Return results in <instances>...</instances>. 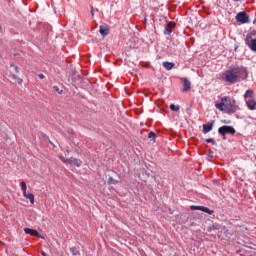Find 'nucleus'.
I'll use <instances>...</instances> for the list:
<instances>
[{
	"instance_id": "nucleus-1",
	"label": "nucleus",
	"mask_w": 256,
	"mask_h": 256,
	"mask_svg": "<svg viewBox=\"0 0 256 256\" xmlns=\"http://www.w3.org/2000/svg\"><path fill=\"white\" fill-rule=\"evenodd\" d=\"M249 76L247 72V68L243 66L233 67L231 69L226 70L222 74V79L226 83H240V81H245Z\"/></svg>"
},
{
	"instance_id": "nucleus-2",
	"label": "nucleus",
	"mask_w": 256,
	"mask_h": 256,
	"mask_svg": "<svg viewBox=\"0 0 256 256\" xmlns=\"http://www.w3.org/2000/svg\"><path fill=\"white\" fill-rule=\"evenodd\" d=\"M215 107L218 111H224L228 114L237 113V111H239V106H237L235 100L227 96L222 97L221 102H216Z\"/></svg>"
},
{
	"instance_id": "nucleus-3",
	"label": "nucleus",
	"mask_w": 256,
	"mask_h": 256,
	"mask_svg": "<svg viewBox=\"0 0 256 256\" xmlns=\"http://www.w3.org/2000/svg\"><path fill=\"white\" fill-rule=\"evenodd\" d=\"M244 99L246 101V105L250 111H255L256 109V100L253 93V90H247L244 94Z\"/></svg>"
},
{
	"instance_id": "nucleus-4",
	"label": "nucleus",
	"mask_w": 256,
	"mask_h": 256,
	"mask_svg": "<svg viewBox=\"0 0 256 256\" xmlns=\"http://www.w3.org/2000/svg\"><path fill=\"white\" fill-rule=\"evenodd\" d=\"M218 133L222 135V137H225V135H235L236 131L232 126H221L218 129Z\"/></svg>"
},
{
	"instance_id": "nucleus-5",
	"label": "nucleus",
	"mask_w": 256,
	"mask_h": 256,
	"mask_svg": "<svg viewBox=\"0 0 256 256\" xmlns=\"http://www.w3.org/2000/svg\"><path fill=\"white\" fill-rule=\"evenodd\" d=\"M236 21L242 24L249 23V14L246 12H239L236 15Z\"/></svg>"
},
{
	"instance_id": "nucleus-6",
	"label": "nucleus",
	"mask_w": 256,
	"mask_h": 256,
	"mask_svg": "<svg viewBox=\"0 0 256 256\" xmlns=\"http://www.w3.org/2000/svg\"><path fill=\"white\" fill-rule=\"evenodd\" d=\"M246 45L251 49V51H256V38H253L251 34L246 36Z\"/></svg>"
},
{
	"instance_id": "nucleus-7",
	"label": "nucleus",
	"mask_w": 256,
	"mask_h": 256,
	"mask_svg": "<svg viewBox=\"0 0 256 256\" xmlns=\"http://www.w3.org/2000/svg\"><path fill=\"white\" fill-rule=\"evenodd\" d=\"M191 211H203V213H207L208 215H213V210H210L209 208L205 206H190Z\"/></svg>"
},
{
	"instance_id": "nucleus-8",
	"label": "nucleus",
	"mask_w": 256,
	"mask_h": 256,
	"mask_svg": "<svg viewBox=\"0 0 256 256\" xmlns=\"http://www.w3.org/2000/svg\"><path fill=\"white\" fill-rule=\"evenodd\" d=\"M183 91L187 93V91H191V82L187 78L182 79Z\"/></svg>"
},
{
	"instance_id": "nucleus-9",
	"label": "nucleus",
	"mask_w": 256,
	"mask_h": 256,
	"mask_svg": "<svg viewBox=\"0 0 256 256\" xmlns=\"http://www.w3.org/2000/svg\"><path fill=\"white\" fill-rule=\"evenodd\" d=\"M69 165H75V167H81L83 165V161L77 159V158H69Z\"/></svg>"
},
{
	"instance_id": "nucleus-10",
	"label": "nucleus",
	"mask_w": 256,
	"mask_h": 256,
	"mask_svg": "<svg viewBox=\"0 0 256 256\" xmlns=\"http://www.w3.org/2000/svg\"><path fill=\"white\" fill-rule=\"evenodd\" d=\"M99 33L102 35V37H107V35H109V26L101 25Z\"/></svg>"
},
{
	"instance_id": "nucleus-11",
	"label": "nucleus",
	"mask_w": 256,
	"mask_h": 256,
	"mask_svg": "<svg viewBox=\"0 0 256 256\" xmlns=\"http://www.w3.org/2000/svg\"><path fill=\"white\" fill-rule=\"evenodd\" d=\"M24 233H26V235H32V237H37V235H39V232H37V230H33L30 228H25Z\"/></svg>"
},
{
	"instance_id": "nucleus-12",
	"label": "nucleus",
	"mask_w": 256,
	"mask_h": 256,
	"mask_svg": "<svg viewBox=\"0 0 256 256\" xmlns=\"http://www.w3.org/2000/svg\"><path fill=\"white\" fill-rule=\"evenodd\" d=\"M211 131H213V124H203V133L205 135Z\"/></svg>"
},
{
	"instance_id": "nucleus-13",
	"label": "nucleus",
	"mask_w": 256,
	"mask_h": 256,
	"mask_svg": "<svg viewBox=\"0 0 256 256\" xmlns=\"http://www.w3.org/2000/svg\"><path fill=\"white\" fill-rule=\"evenodd\" d=\"M162 65L166 71H171V69H173V67H175V63H173V62H163Z\"/></svg>"
},
{
	"instance_id": "nucleus-14",
	"label": "nucleus",
	"mask_w": 256,
	"mask_h": 256,
	"mask_svg": "<svg viewBox=\"0 0 256 256\" xmlns=\"http://www.w3.org/2000/svg\"><path fill=\"white\" fill-rule=\"evenodd\" d=\"M20 185H21V189H22V191H23V197H27V183H25V181H22L21 183H20Z\"/></svg>"
},
{
	"instance_id": "nucleus-15",
	"label": "nucleus",
	"mask_w": 256,
	"mask_h": 256,
	"mask_svg": "<svg viewBox=\"0 0 256 256\" xmlns=\"http://www.w3.org/2000/svg\"><path fill=\"white\" fill-rule=\"evenodd\" d=\"M26 199H29L30 203L33 205V203H35V196L31 193H29L28 195H26Z\"/></svg>"
},
{
	"instance_id": "nucleus-16",
	"label": "nucleus",
	"mask_w": 256,
	"mask_h": 256,
	"mask_svg": "<svg viewBox=\"0 0 256 256\" xmlns=\"http://www.w3.org/2000/svg\"><path fill=\"white\" fill-rule=\"evenodd\" d=\"M108 183H110V185H117V183H119V180H115L113 179V177H109Z\"/></svg>"
},
{
	"instance_id": "nucleus-17",
	"label": "nucleus",
	"mask_w": 256,
	"mask_h": 256,
	"mask_svg": "<svg viewBox=\"0 0 256 256\" xmlns=\"http://www.w3.org/2000/svg\"><path fill=\"white\" fill-rule=\"evenodd\" d=\"M70 253H72V255H74V256H77V255H79V250H77V248H75V247H72V248H70Z\"/></svg>"
},
{
	"instance_id": "nucleus-18",
	"label": "nucleus",
	"mask_w": 256,
	"mask_h": 256,
	"mask_svg": "<svg viewBox=\"0 0 256 256\" xmlns=\"http://www.w3.org/2000/svg\"><path fill=\"white\" fill-rule=\"evenodd\" d=\"M157 135L154 132H149L148 139H152V141H155Z\"/></svg>"
},
{
	"instance_id": "nucleus-19",
	"label": "nucleus",
	"mask_w": 256,
	"mask_h": 256,
	"mask_svg": "<svg viewBox=\"0 0 256 256\" xmlns=\"http://www.w3.org/2000/svg\"><path fill=\"white\" fill-rule=\"evenodd\" d=\"M12 77L17 81V83H18L19 85H21V83H23V79L17 77V75L13 74Z\"/></svg>"
},
{
	"instance_id": "nucleus-20",
	"label": "nucleus",
	"mask_w": 256,
	"mask_h": 256,
	"mask_svg": "<svg viewBox=\"0 0 256 256\" xmlns=\"http://www.w3.org/2000/svg\"><path fill=\"white\" fill-rule=\"evenodd\" d=\"M170 109L171 111H179L180 108H179V105L171 104Z\"/></svg>"
},
{
	"instance_id": "nucleus-21",
	"label": "nucleus",
	"mask_w": 256,
	"mask_h": 256,
	"mask_svg": "<svg viewBox=\"0 0 256 256\" xmlns=\"http://www.w3.org/2000/svg\"><path fill=\"white\" fill-rule=\"evenodd\" d=\"M171 33H173V30H171V28H168L167 26L164 30V35H171Z\"/></svg>"
},
{
	"instance_id": "nucleus-22",
	"label": "nucleus",
	"mask_w": 256,
	"mask_h": 256,
	"mask_svg": "<svg viewBox=\"0 0 256 256\" xmlns=\"http://www.w3.org/2000/svg\"><path fill=\"white\" fill-rule=\"evenodd\" d=\"M206 143H212V145H217V142L213 138L206 139Z\"/></svg>"
},
{
	"instance_id": "nucleus-23",
	"label": "nucleus",
	"mask_w": 256,
	"mask_h": 256,
	"mask_svg": "<svg viewBox=\"0 0 256 256\" xmlns=\"http://www.w3.org/2000/svg\"><path fill=\"white\" fill-rule=\"evenodd\" d=\"M60 160L62 163H69V158H65L64 156H60Z\"/></svg>"
},
{
	"instance_id": "nucleus-24",
	"label": "nucleus",
	"mask_w": 256,
	"mask_h": 256,
	"mask_svg": "<svg viewBox=\"0 0 256 256\" xmlns=\"http://www.w3.org/2000/svg\"><path fill=\"white\" fill-rule=\"evenodd\" d=\"M167 27L170 29L175 28V22H168Z\"/></svg>"
},
{
	"instance_id": "nucleus-25",
	"label": "nucleus",
	"mask_w": 256,
	"mask_h": 256,
	"mask_svg": "<svg viewBox=\"0 0 256 256\" xmlns=\"http://www.w3.org/2000/svg\"><path fill=\"white\" fill-rule=\"evenodd\" d=\"M53 89H54V91H57V93H59V95H61V93H63V90H59V86H54Z\"/></svg>"
},
{
	"instance_id": "nucleus-26",
	"label": "nucleus",
	"mask_w": 256,
	"mask_h": 256,
	"mask_svg": "<svg viewBox=\"0 0 256 256\" xmlns=\"http://www.w3.org/2000/svg\"><path fill=\"white\" fill-rule=\"evenodd\" d=\"M91 15L92 17L95 16V10L93 9V6H91Z\"/></svg>"
},
{
	"instance_id": "nucleus-27",
	"label": "nucleus",
	"mask_w": 256,
	"mask_h": 256,
	"mask_svg": "<svg viewBox=\"0 0 256 256\" xmlns=\"http://www.w3.org/2000/svg\"><path fill=\"white\" fill-rule=\"evenodd\" d=\"M39 79H45V75L44 74H38Z\"/></svg>"
},
{
	"instance_id": "nucleus-28",
	"label": "nucleus",
	"mask_w": 256,
	"mask_h": 256,
	"mask_svg": "<svg viewBox=\"0 0 256 256\" xmlns=\"http://www.w3.org/2000/svg\"><path fill=\"white\" fill-rule=\"evenodd\" d=\"M41 255H43V256H49V254H47V252H45V251H42V252H41Z\"/></svg>"
},
{
	"instance_id": "nucleus-29",
	"label": "nucleus",
	"mask_w": 256,
	"mask_h": 256,
	"mask_svg": "<svg viewBox=\"0 0 256 256\" xmlns=\"http://www.w3.org/2000/svg\"><path fill=\"white\" fill-rule=\"evenodd\" d=\"M14 69H15L16 73H19V67L15 66Z\"/></svg>"
},
{
	"instance_id": "nucleus-30",
	"label": "nucleus",
	"mask_w": 256,
	"mask_h": 256,
	"mask_svg": "<svg viewBox=\"0 0 256 256\" xmlns=\"http://www.w3.org/2000/svg\"><path fill=\"white\" fill-rule=\"evenodd\" d=\"M233 1H235V2H239V1H243V0H233Z\"/></svg>"
}]
</instances>
